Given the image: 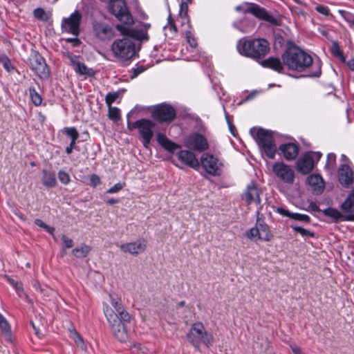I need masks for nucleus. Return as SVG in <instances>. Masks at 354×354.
I'll use <instances>...</instances> for the list:
<instances>
[{"instance_id":"nucleus-51","label":"nucleus","mask_w":354,"mask_h":354,"mask_svg":"<svg viewBox=\"0 0 354 354\" xmlns=\"http://www.w3.org/2000/svg\"><path fill=\"white\" fill-rule=\"evenodd\" d=\"M88 182H86L87 184L91 186L95 187L100 184V178H88Z\"/></svg>"},{"instance_id":"nucleus-32","label":"nucleus","mask_w":354,"mask_h":354,"mask_svg":"<svg viewBox=\"0 0 354 354\" xmlns=\"http://www.w3.org/2000/svg\"><path fill=\"white\" fill-rule=\"evenodd\" d=\"M90 252V248L86 245H82L80 247L73 250V254L77 258L86 257Z\"/></svg>"},{"instance_id":"nucleus-20","label":"nucleus","mask_w":354,"mask_h":354,"mask_svg":"<svg viewBox=\"0 0 354 354\" xmlns=\"http://www.w3.org/2000/svg\"><path fill=\"white\" fill-rule=\"evenodd\" d=\"M178 158L187 165L197 169L199 167V161L194 153L187 150H181L177 153Z\"/></svg>"},{"instance_id":"nucleus-13","label":"nucleus","mask_w":354,"mask_h":354,"mask_svg":"<svg viewBox=\"0 0 354 354\" xmlns=\"http://www.w3.org/2000/svg\"><path fill=\"white\" fill-rule=\"evenodd\" d=\"M82 19V15L78 10H75L68 17L64 18L62 21V29L63 32L71 33L77 37L80 33V25Z\"/></svg>"},{"instance_id":"nucleus-7","label":"nucleus","mask_w":354,"mask_h":354,"mask_svg":"<svg viewBox=\"0 0 354 354\" xmlns=\"http://www.w3.org/2000/svg\"><path fill=\"white\" fill-rule=\"evenodd\" d=\"M209 175L221 176L223 174L225 165L222 160L209 153H204L200 158L199 165Z\"/></svg>"},{"instance_id":"nucleus-27","label":"nucleus","mask_w":354,"mask_h":354,"mask_svg":"<svg viewBox=\"0 0 354 354\" xmlns=\"http://www.w3.org/2000/svg\"><path fill=\"white\" fill-rule=\"evenodd\" d=\"M340 209L344 213L354 214V188L341 204Z\"/></svg>"},{"instance_id":"nucleus-62","label":"nucleus","mask_w":354,"mask_h":354,"mask_svg":"<svg viewBox=\"0 0 354 354\" xmlns=\"http://www.w3.org/2000/svg\"><path fill=\"white\" fill-rule=\"evenodd\" d=\"M61 182L63 183V184H68L70 181V178H59Z\"/></svg>"},{"instance_id":"nucleus-18","label":"nucleus","mask_w":354,"mask_h":354,"mask_svg":"<svg viewBox=\"0 0 354 354\" xmlns=\"http://www.w3.org/2000/svg\"><path fill=\"white\" fill-rule=\"evenodd\" d=\"M242 199L245 200L248 205H250L253 203L256 205L261 203L259 190L253 182L248 185L242 195Z\"/></svg>"},{"instance_id":"nucleus-33","label":"nucleus","mask_w":354,"mask_h":354,"mask_svg":"<svg viewBox=\"0 0 354 354\" xmlns=\"http://www.w3.org/2000/svg\"><path fill=\"white\" fill-rule=\"evenodd\" d=\"M74 69L80 75H91L93 74V71L91 69L87 68L84 64L80 62L75 63Z\"/></svg>"},{"instance_id":"nucleus-21","label":"nucleus","mask_w":354,"mask_h":354,"mask_svg":"<svg viewBox=\"0 0 354 354\" xmlns=\"http://www.w3.org/2000/svg\"><path fill=\"white\" fill-rule=\"evenodd\" d=\"M272 171L277 177H294V171L290 166L282 162L273 165Z\"/></svg>"},{"instance_id":"nucleus-5","label":"nucleus","mask_w":354,"mask_h":354,"mask_svg":"<svg viewBox=\"0 0 354 354\" xmlns=\"http://www.w3.org/2000/svg\"><path fill=\"white\" fill-rule=\"evenodd\" d=\"M187 336L189 342L196 350L200 349L201 344L209 348L214 341L212 333L208 332L201 322H195L192 325Z\"/></svg>"},{"instance_id":"nucleus-47","label":"nucleus","mask_w":354,"mask_h":354,"mask_svg":"<svg viewBox=\"0 0 354 354\" xmlns=\"http://www.w3.org/2000/svg\"><path fill=\"white\" fill-rule=\"evenodd\" d=\"M62 241L66 248H71L73 246V240L64 234L62 236Z\"/></svg>"},{"instance_id":"nucleus-58","label":"nucleus","mask_w":354,"mask_h":354,"mask_svg":"<svg viewBox=\"0 0 354 354\" xmlns=\"http://www.w3.org/2000/svg\"><path fill=\"white\" fill-rule=\"evenodd\" d=\"M348 67L353 71H354V59H351L347 62Z\"/></svg>"},{"instance_id":"nucleus-43","label":"nucleus","mask_w":354,"mask_h":354,"mask_svg":"<svg viewBox=\"0 0 354 354\" xmlns=\"http://www.w3.org/2000/svg\"><path fill=\"white\" fill-rule=\"evenodd\" d=\"M245 236L250 240L254 238H258L259 239V232L258 231L257 224L255 225V227H252L246 232Z\"/></svg>"},{"instance_id":"nucleus-55","label":"nucleus","mask_w":354,"mask_h":354,"mask_svg":"<svg viewBox=\"0 0 354 354\" xmlns=\"http://www.w3.org/2000/svg\"><path fill=\"white\" fill-rule=\"evenodd\" d=\"M66 57L70 60L71 64L75 66V63H77V62L75 60V57H73V55L72 54H70V53H68L66 55Z\"/></svg>"},{"instance_id":"nucleus-50","label":"nucleus","mask_w":354,"mask_h":354,"mask_svg":"<svg viewBox=\"0 0 354 354\" xmlns=\"http://www.w3.org/2000/svg\"><path fill=\"white\" fill-rule=\"evenodd\" d=\"M306 210L315 212H320V209H319V206L313 202H311L309 204L308 207V209H306Z\"/></svg>"},{"instance_id":"nucleus-17","label":"nucleus","mask_w":354,"mask_h":354,"mask_svg":"<svg viewBox=\"0 0 354 354\" xmlns=\"http://www.w3.org/2000/svg\"><path fill=\"white\" fill-rule=\"evenodd\" d=\"M147 247V241L145 239H138L133 242L124 243L120 245V250L124 253H129L133 256H137L145 252Z\"/></svg>"},{"instance_id":"nucleus-49","label":"nucleus","mask_w":354,"mask_h":354,"mask_svg":"<svg viewBox=\"0 0 354 354\" xmlns=\"http://www.w3.org/2000/svg\"><path fill=\"white\" fill-rule=\"evenodd\" d=\"M315 10L318 12H319V13H321V14H322V15H324L325 16L328 15H329V12H330L328 7L324 6H320V5L319 6H317L315 7Z\"/></svg>"},{"instance_id":"nucleus-37","label":"nucleus","mask_w":354,"mask_h":354,"mask_svg":"<svg viewBox=\"0 0 354 354\" xmlns=\"http://www.w3.org/2000/svg\"><path fill=\"white\" fill-rule=\"evenodd\" d=\"M291 228L296 232L299 233L304 237H313L314 233L301 227L291 225Z\"/></svg>"},{"instance_id":"nucleus-4","label":"nucleus","mask_w":354,"mask_h":354,"mask_svg":"<svg viewBox=\"0 0 354 354\" xmlns=\"http://www.w3.org/2000/svg\"><path fill=\"white\" fill-rule=\"evenodd\" d=\"M281 58L284 65L292 71H304L313 64L312 57L295 46L288 48Z\"/></svg>"},{"instance_id":"nucleus-3","label":"nucleus","mask_w":354,"mask_h":354,"mask_svg":"<svg viewBox=\"0 0 354 354\" xmlns=\"http://www.w3.org/2000/svg\"><path fill=\"white\" fill-rule=\"evenodd\" d=\"M236 48L240 55L259 61L270 52V44L262 38L243 37L237 42Z\"/></svg>"},{"instance_id":"nucleus-53","label":"nucleus","mask_w":354,"mask_h":354,"mask_svg":"<svg viewBox=\"0 0 354 354\" xmlns=\"http://www.w3.org/2000/svg\"><path fill=\"white\" fill-rule=\"evenodd\" d=\"M225 118H226L227 122L228 124V127H229L230 131H231V133L233 135H234V131L235 130V127L233 125V124L230 121L228 115L226 114L225 115Z\"/></svg>"},{"instance_id":"nucleus-40","label":"nucleus","mask_w":354,"mask_h":354,"mask_svg":"<svg viewBox=\"0 0 354 354\" xmlns=\"http://www.w3.org/2000/svg\"><path fill=\"white\" fill-rule=\"evenodd\" d=\"M35 223L37 226L44 229L46 232L53 235L55 232V228L46 225L42 220L37 218L35 220Z\"/></svg>"},{"instance_id":"nucleus-1","label":"nucleus","mask_w":354,"mask_h":354,"mask_svg":"<svg viewBox=\"0 0 354 354\" xmlns=\"http://www.w3.org/2000/svg\"><path fill=\"white\" fill-rule=\"evenodd\" d=\"M115 28L124 37L115 40L111 50L119 62L126 64L136 56L140 44L138 41L147 40L148 35L145 30L131 28L122 24H118Z\"/></svg>"},{"instance_id":"nucleus-6","label":"nucleus","mask_w":354,"mask_h":354,"mask_svg":"<svg viewBox=\"0 0 354 354\" xmlns=\"http://www.w3.org/2000/svg\"><path fill=\"white\" fill-rule=\"evenodd\" d=\"M250 134L257 142L260 150L267 157L274 158L277 147L274 144L272 132L263 128L253 127L250 130Z\"/></svg>"},{"instance_id":"nucleus-23","label":"nucleus","mask_w":354,"mask_h":354,"mask_svg":"<svg viewBox=\"0 0 354 354\" xmlns=\"http://www.w3.org/2000/svg\"><path fill=\"white\" fill-rule=\"evenodd\" d=\"M274 212L281 215L282 216H288L296 221H302L305 223H310V218L309 217L308 215L299 213H291L288 210L285 209L283 207H277Z\"/></svg>"},{"instance_id":"nucleus-64","label":"nucleus","mask_w":354,"mask_h":354,"mask_svg":"<svg viewBox=\"0 0 354 354\" xmlns=\"http://www.w3.org/2000/svg\"><path fill=\"white\" fill-rule=\"evenodd\" d=\"M73 149L72 147H71L68 146V147L66 148V153L67 154H71V153H72V151H73Z\"/></svg>"},{"instance_id":"nucleus-30","label":"nucleus","mask_w":354,"mask_h":354,"mask_svg":"<svg viewBox=\"0 0 354 354\" xmlns=\"http://www.w3.org/2000/svg\"><path fill=\"white\" fill-rule=\"evenodd\" d=\"M0 328L7 339H10L11 328L6 318L0 313Z\"/></svg>"},{"instance_id":"nucleus-63","label":"nucleus","mask_w":354,"mask_h":354,"mask_svg":"<svg viewBox=\"0 0 354 354\" xmlns=\"http://www.w3.org/2000/svg\"><path fill=\"white\" fill-rule=\"evenodd\" d=\"M292 351L295 354H300V349L298 347L292 348Z\"/></svg>"},{"instance_id":"nucleus-54","label":"nucleus","mask_w":354,"mask_h":354,"mask_svg":"<svg viewBox=\"0 0 354 354\" xmlns=\"http://www.w3.org/2000/svg\"><path fill=\"white\" fill-rule=\"evenodd\" d=\"M74 339L77 345L81 346L82 344H83L82 338L76 333H74Z\"/></svg>"},{"instance_id":"nucleus-48","label":"nucleus","mask_w":354,"mask_h":354,"mask_svg":"<svg viewBox=\"0 0 354 354\" xmlns=\"http://www.w3.org/2000/svg\"><path fill=\"white\" fill-rule=\"evenodd\" d=\"M42 183L46 187H53L56 185V178H43Z\"/></svg>"},{"instance_id":"nucleus-45","label":"nucleus","mask_w":354,"mask_h":354,"mask_svg":"<svg viewBox=\"0 0 354 354\" xmlns=\"http://www.w3.org/2000/svg\"><path fill=\"white\" fill-rule=\"evenodd\" d=\"M187 41L192 48H196L197 46V41L196 38L193 36L190 31H187L186 33Z\"/></svg>"},{"instance_id":"nucleus-2","label":"nucleus","mask_w":354,"mask_h":354,"mask_svg":"<svg viewBox=\"0 0 354 354\" xmlns=\"http://www.w3.org/2000/svg\"><path fill=\"white\" fill-rule=\"evenodd\" d=\"M109 299L111 306L103 305L104 315L114 337L120 342H126L129 339L126 324L131 322V317L117 295L110 293Z\"/></svg>"},{"instance_id":"nucleus-35","label":"nucleus","mask_w":354,"mask_h":354,"mask_svg":"<svg viewBox=\"0 0 354 354\" xmlns=\"http://www.w3.org/2000/svg\"><path fill=\"white\" fill-rule=\"evenodd\" d=\"M33 15L35 18L42 21H47L50 18V15L41 8L35 9Z\"/></svg>"},{"instance_id":"nucleus-26","label":"nucleus","mask_w":354,"mask_h":354,"mask_svg":"<svg viewBox=\"0 0 354 354\" xmlns=\"http://www.w3.org/2000/svg\"><path fill=\"white\" fill-rule=\"evenodd\" d=\"M322 212L325 216L333 218L336 222L343 220L351 221L353 218V215L344 216L338 209L332 207L326 208Z\"/></svg>"},{"instance_id":"nucleus-57","label":"nucleus","mask_w":354,"mask_h":354,"mask_svg":"<svg viewBox=\"0 0 354 354\" xmlns=\"http://www.w3.org/2000/svg\"><path fill=\"white\" fill-rule=\"evenodd\" d=\"M317 70L315 71V72L313 74L311 75V76L319 77L320 75L321 68H320V65H319V62L317 64Z\"/></svg>"},{"instance_id":"nucleus-24","label":"nucleus","mask_w":354,"mask_h":354,"mask_svg":"<svg viewBox=\"0 0 354 354\" xmlns=\"http://www.w3.org/2000/svg\"><path fill=\"white\" fill-rule=\"evenodd\" d=\"M261 64L263 67L271 68L278 73H283L284 69L283 62L282 63L280 59L277 57H270L263 59L261 61Z\"/></svg>"},{"instance_id":"nucleus-36","label":"nucleus","mask_w":354,"mask_h":354,"mask_svg":"<svg viewBox=\"0 0 354 354\" xmlns=\"http://www.w3.org/2000/svg\"><path fill=\"white\" fill-rule=\"evenodd\" d=\"M109 107V111H108V116L109 118L114 121H118L120 118V111L118 108L115 106H108Z\"/></svg>"},{"instance_id":"nucleus-29","label":"nucleus","mask_w":354,"mask_h":354,"mask_svg":"<svg viewBox=\"0 0 354 354\" xmlns=\"http://www.w3.org/2000/svg\"><path fill=\"white\" fill-rule=\"evenodd\" d=\"M158 143L165 149L174 151L178 148V146L170 141L164 134L158 133L156 136Z\"/></svg>"},{"instance_id":"nucleus-34","label":"nucleus","mask_w":354,"mask_h":354,"mask_svg":"<svg viewBox=\"0 0 354 354\" xmlns=\"http://www.w3.org/2000/svg\"><path fill=\"white\" fill-rule=\"evenodd\" d=\"M29 93L32 103L37 106H40L42 102V98L41 95L36 91L35 88L34 87H30Z\"/></svg>"},{"instance_id":"nucleus-22","label":"nucleus","mask_w":354,"mask_h":354,"mask_svg":"<svg viewBox=\"0 0 354 354\" xmlns=\"http://www.w3.org/2000/svg\"><path fill=\"white\" fill-rule=\"evenodd\" d=\"M257 226L259 232V239L269 241L272 238L273 235L270 232L268 225H267L263 219L257 218Z\"/></svg>"},{"instance_id":"nucleus-19","label":"nucleus","mask_w":354,"mask_h":354,"mask_svg":"<svg viewBox=\"0 0 354 354\" xmlns=\"http://www.w3.org/2000/svg\"><path fill=\"white\" fill-rule=\"evenodd\" d=\"M283 157L287 160H295L299 154V145L295 142L284 143L279 147Z\"/></svg>"},{"instance_id":"nucleus-25","label":"nucleus","mask_w":354,"mask_h":354,"mask_svg":"<svg viewBox=\"0 0 354 354\" xmlns=\"http://www.w3.org/2000/svg\"><path fill=\"white\" fill-rule=\"evenodd\" d=\"M343 162L341 163L338 169L339 177H353L354 171L352 164L344 156H342Z\"/></svg>"},{"instance_id":"nucleus-28","label":"nucleus","mask_w":354,"mask_h":354,"mask_svg":"<svg viewBox=\"0 0 354 354\" xmlns=\"http://www.w3.org/2000/svg\"><path fill=\"white\" fill-rule=\"evenodd\" d=\"M308 183L314 194H320L324 192L325 182L324 178H307Z\"/></svg>"},{"instance_id":"nucleus-41","label":"nucleus","mask_w":354,"mask_h":354,"mask_svg":"<svg viewBox=\"0 0 354 354\" xmlns=\"http://www.w3.org/2000/svg\"><path fill=\"white\" fill-rule=\"evenodd\" d=\"M119 97V93L118 92H110L107 93V95L105 97V102L108 106H111L112 103L115 102V100Z\"/></svg>"},{"instance_id":"nucleus-16","label":"nucleus","mask_w":354,"mask_h":354,"mask_svg":"<svg viewBox=\"0 0 354 354\" xmlns=\"http://www.w3.org/2000/svg\"><path fill=\"white\" fill-rule=\"evenodd\" d=\"M93 28L95 35L100 40H109L115 36L113 28L106 24L94 21Z\"/></svg>"},{"instance_id":"nucleus-44","label":"nucleus","mask_w":354,"mask_h":354,"mask_svg":"<svg viewBox=\"0 0 354 354\" xmlns=\"http://www.w3.org/2000/svg\"><path fill=\"white\" fill-rule=\"evenodd\" d=\"M0 62L3 64V67L7 71L10 72L14 69L13 66L12 65L10 61L7 57H1Z\"/></svg>"},{"instance_id":"nucleus-46","label":"nucleus","mask_w":354,"mask_h":354,"mask_svg":"<svg viewBox=\"0 0 354 354\" xmlns=\"http://www.w3.org/2000/svg\"><path fill=\"white\" fill-rule=\"evenodd\" d=\"M354 178H338L339 183L346 188L350 187L353 183Z\"/></svg>"},{"instance_id":"nucleus-60","label":"nucleus","mask_w":354,"mask_h":354,"mask_svg":"<svg viewBox=\"0 0 354 354\" xmlns=\"http://www.w3.org/2000/svg\"><path fill=\"white\" fill-rule=\"evenodd\" d=\"M8 281L10 282V284H12L13 286H15L17 289H18V283L14 280V279H10L8 278Z\"/></svg>"},{"instance_id":"nucleus-31","label":"nucleus","mask_w":354,"mask_h":354,"mask_svg":"<svg viewBox=\"0 0 354 354\" xmlns=\"http://www.w3.org/2000/svg\"><path fill=\"white\" fill-rule=\"evenodd\" d=\"M336 167V155L330 153L327 155L326 162L324 168L329 174L332 173Z\"/></svg>"},{"instance_id":"nucleus-52","label":"nucleus","mask_w":354,"mask_h":354,"mask_svg":"<svg viewBox=\"0 0 354 354\" xmlns=\"http://www.w3.org/2000/svg\"><path fill=\"white\" fill-rule=\"evenodd\" d=\"M65 41L68 43L73 44V46H78L81 44V41L77 38H67Z\"/></svg>"},{"instance_id":"nucleus-8","label":"nucleus","mask_w":354,"mask_h":354,"mask_svg":"<svg viewBox=\"0 0 354 354\" xmlns=\"http://www.w3.org/2000/svg\"><path fill=\"white\" fill-rule=\"evenodd\" d=\"M109 11L114 15L124 26H131L133 19L129 12L124 0H112L108 3Z\"/></svg>"},{"instance_id":"nucleus-56","label":"nucleus","mask_w":354,"mask_h":354,"mask_svg":"<svg viewBox=\"0 0 354 354\" xmlns=\"http://www.w3.org/2000/svg\"><path fill=\"white\" fill-rule=\"evenodd\" d=\"M119 203V200L117 199V198H109L106 201V203L109 205H115L116 203Z\"/></svg>"},{"instance_id":"nucleus-59","label":"nucleus","mask_w":354,"mask_h":354,"mask_svg":"<svg viewBox=\"0 0 354 354\" xmlns=\"http://www.w3.org/2000/svg\"><path fill=\"white\" fill-rule=\"evenodd\" d=\"M32 286L37 290H41V288H40V284L37 281H33L32 282Z\"/></svg>"},{"instance_id":"nucleus-39","label":"nucleus","mask_w":354,"mask_h":354,"mask_svg":"<svg viewBox=\"0 0 354 354\" xmlns=\"http://www.w3.org/2000/svg\"><path fill=\"white\" fill-rule=\"evenodd\" d=\"M63 131L66 135L69 136L71 140H77L79 138V133L75 127H65Z\"/></svg>"},{"instance_id":"nucleus-10","label":"nucleus","mask_w":354,"mask_h":354,"mask_svg":"<svg viewBox=\"0 0 354 354\" xmlns=\"http://www.w3.org/2000/svg\"><path fill=\"white\" fill-rule=\"evenodd\" d=\"M320 152L309 151L301 156L296 162V169L300 174L306 175L311 172L322 157Z\"/></svg>"},{"instance_id":"nucleus-42","label":"nucleus","mask_w":354,"mask_h":354,"mask_svg":"<svg viewBox=\"0 0 354 354\" xmlns=\"http://www.w3.org/2000/svg\"><path fill=\"white\" fill-rule=\"evenodd\" d=\"M125 183H118L109 189L106 190V194H116L119 192L121 189H122L125 187Z\"/></svg>"},{"instance_id":"nucleus-11","label":"nucleus","mask_w":354,"mask_h":354,"mask_svg":"<svg viewBox=\"0 0 354 354\" xmlns=\"http://www.w3.org/2000/svg\"><path fill=\"white\" fill-rule=\"evenodd\" d=\"M151 115L159 122L169 123L175 119L176 112L174 108L171 105L161 104L153 107L151 111Z\"/></svg>"},{"instance_id":"nucleus-61","label":"nucleus","mask_w":354,"mask_h":354,"mask_svg":"<svg viewBox=\"0 0 354 354\" xmlns=\"http://www.w3.org/2000/svg\"><path fill=\"white\" fill-rule=\"evenodd\" d=\"M76 140H71V142L69 145V147H72L73 149H75V144H76Z\"/></svg>"},{"instance_id":"nucleus-9","label":"nucleus","mask_w":354,"mask_h":354,"mask_svg":"<svg viewBox=\"0 0 354 354\" xmlns=\"http://www.w3.org/2000/svg\"><path fill=\"white\" fill-rule=\"evenodd\" d=\"M155 123L150 120L140 119L132 124H128V129L132 130L137 129L142 138V144L145 148H148L153 136Z\"/></svg>"},{"instance_id":"nucleus-12","label":"nucleus","mask_w":354,"mask_h":354,"mask_svg":"<svg viewBox=\"0 0 354 354\" xmlns=\"http://www.w3.org/2000/svg\"><path fill=\"white\" fill-rule=\"evenodd\" d=\"M30 64L32 70L41 79H47L50 71L44 57L37 52L32 53L30 57Z\"/></svg>"},{"instance_id":"nucleus-15","label":"nucleus","mask_w":354,"mask_h":354,"mask_svg":"<svg viewBox=\"0 0 354 354\" xmlns=\"http://www.w3.org/2000/svg\"><path fill=\"white\" fill-rule=\"evenodd\" d=\"M243 11L244 12L250 13L256 17L265 20L272 24H277V20L273 16L270 15L266 9L257 4H248Z\"/></svg>"},{"instance_id":"nucleus-38","label":"nucleus","mask_w":354,"mask_h":354,"mask_svg":"<svg viewBox=\"0 0 354 354\" xmlns=\"http://www.w3.org/2000/svg\"><path fill=\"white\" fill-rule=\"evenodd\" d=\"M332 53L334 56L339 58L343 62H345V57L341 50L338 44L335 41L333 42L332 44Z\"/></svg>"},{"instance_id":"nucleus-14","label":"nucleus","mask_w":354,"mask_h":354,"mask_svg":"<svg viewBox=\"0 0 354 354\" xmlns=\"http://www.w3.org/2000/svg\"><path fill=\"white\" fill-rule=\"evenodd\" d=\"M184 142L187 148L193 151L202 152L209 148L207 138L203 135L198 133L190 134L186 137Z\"/></svg>"}]
</instances>
